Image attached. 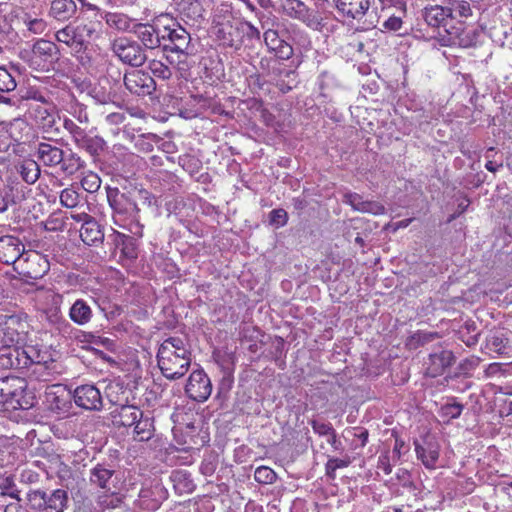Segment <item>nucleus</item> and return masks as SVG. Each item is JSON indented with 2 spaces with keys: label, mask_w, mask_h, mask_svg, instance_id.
<instances>
[{
  "label": "nucleus",
  "mask_w": 512,
  "mask_h": 512,
  "mask_svg": "<svg viewBox=\"0 0 512 512\" xmlns=\"http://www.w3.org/2000/svg\"><path fill=\"white\" fill-rule=\"evenodd\" d=\"M12 145L10 137L0 130V151L5 152Z\"/></svg>",
  "instance_id": "obj_63"
},
{
  "label": "nucleus",
  "mask_w": 512,
  "mask_h": 512,
  "mask_svg": "<svg viewBox=\"0 0 512 512\" xmlns=\"http://www.w3.org/2000/svg\"><path fill=\"white\" fill-rule=\"evenodd\" d=\"M463 410V405L460 403H450L442 406L441 415L448 420L458 418Z\"/></svg>",
  "instance_id": "obj_51"
},
{
  "label": "nucleus",
  "mask_w": 512,
  "mask_h": 512,
  "mask_svg": "<svg viewBox=\"0 0 512 512\" xmlns=\"http://www.w3.org/2000/svg\"><path fill=\"white\" fill-rule=\"evenodd\" d=\"M165 22L164 15L159 16L152 24L136 23L133 33L136 34L140 42L147 49H156L163 42V24Z\"/></svg>",
  "instance_id": "obj_10"
},
{
  "label": "nucleus",
  "mask_w": 512,
  "mask_h": 512,
  "mask_svg": "<svg viewBox=\"0 0 512 512\" xmlns=\"http://www.w3.org/2000/svg\"><path fill=\"white\" fill-rule=\"evenodd\" d=\"M448 8H452V18H454V13L456 16L467 18L472 14V9L470 4L464 0H452L449 2Z\"/></svg>",
  "instance_id": "obj_44"
},
{
  "label": "nucleus",
  "mask_w": 512,
  "mask_h": 512,
  "mask_svg": "<svg viewBox=\"0 0 512 512\" xmlns=\"http://www.w3.org/2000/svg\"><path fill=\"white\" fill-rule=\"evenodd\" d=\"M338 13L346 19H362L370 7L369 0H333Z\"/></svg>",
  "instance_id": "obj_17"
},
{
  "label": "nucleus",
  "mask_w": 512,
  "mask_h": 512,
  "mask_svg": "<svg viewBox=\"0 0 512 512\" xmlns=\"http://www.w3.org/2000/svg\"><path fill=\"white\" fill-rule=\"evenodd\" d=\"M100 16L109 28L118 32H133L136 25L133 18L121 12L102 11Z\"/></svg>",
  "instance_id": "obj_23"
},
{
  "label": "nucleus",
  "mask_w": 512,
  "mask_h": 512,
  "mask_svg": "<svg viewBox=\"0 0 512 512\" xmlns=\"http://www.w3.org/2000/svg\"><path fill=\"white\" fill-rule=\"evenodd\" d=\"M178 10L190 19H196L202 15V5L199 0H179Z\"/></svg>",
  "instance_id": "obj_37"
},
{
  "label": "nucleus",
  "mask_w": 512,
  "mask_h": 512,
  "mask_svg": "<svg viewBox=\"0 0 512 512\" xmlns=\"http://www.w3.org/2000/svg\"><path fill=\"white\" fill-rule=\"evenodd\" d=\"M11 201V196L6 187L0 188V212L7 210L8 205Z\"/></svg>",
  "instance_id": "obj_60"
},
{
  "label": "nucleus",
  "mask_w": 512,
  "mask_h": 512,
  "mask_svg": "<svg viewBox=\"0 0 512 512\" xmlns=\"http://www.w3.org/2000/svg\"><path fill=\"white\" fill-rule=\"evenodd\" d=\"M73 399L78 407L85 410L99 411L103 406L100 390L92 384L76 387Z\"/></svg>",
  "instance_id": "obj_15"
},
{
  "label": "nucleus",
  "mask_w": 512,
  "mask_h": 512,
  "mask_svg": "<svg viewBox=\"0 0 512 512\" xmlns=\"http://www.w3.org/2000/svg\"><path fill=\"white\" fill-rule=\"evenodd\" d=\"M9 495L12 498L17 499V502L9 503L6 505L4 512H27L26 509L19 503L20 498L18 496V491L10 492Z\"/></svg>",
  "instance_id": "obj_57"
},
{
  "label": "nucleus",
  "mask_w": 512,
  "mask_h": 512,
  "mask_svg": "<svg viewBox=\"0 0 512 512\" xmlns=\"http://www.w3.org/2000/svg\"><path fill=\"white\" fill-rule=\"evenodd\" d=\"M415 451L418 459L428 469H434L439 459L440 446L432 439H425L423 444L415 443Z\"/></svg>",
  "instance_id": "obj_20"
},
{
  "label": "nucleus",
  "mask_w": 512,
  "mask_h": 512,
  "mask_svg": "<svg viewBox=\"0 0 512 512\" xmlns=\"http://www.w3.org/2000/svg\"><path fill=\"white\" fill-rule=\"evenodd\" d=\"M133 426L138 441H148L153 436V423L149 417L141 416Z\"/></svg>",
  "instance_id": "obj_36"
},
{
  "label": "nucleus",
  "mask_w": 512,
  "mask_h": 512,
  "mask_svg": "<svg viewBox=\"0 0 512 512\" xmlns=\"http://www.w3.org/2000/svg\"><path fill=\"white\" fill-rule=\"evenodd\" d=\"M29 117L44 133H58L57 122L60 119L54 104H31L28 110Z\"/></svg>",
  "instance_id": "obj_9"
},
{
  "label": "nucleus",
  "mask_w": 512,
  "mask_h": 512,
  "mask_svg": "<svg viewBox=\"0 0 512 512\" xmlns=\"http://www.w3.org/2000/svg\"><path fill=\"white\" fill-rule=\"evenodd\" d=\"M254 479L261 484H272L276 480V473L267 466H260L254 472Z\"/></svg>",
  "instance_id": "obj_46"
},
{
  "label": "nucleus",
  "mask_w": 512,
  "mask_h": 512,
  "mask_svg": "<svg viewBox=\"0 0 512 512\" xmlns=\"http://www.w3.org/2000/svg\"><path fill=\"white\" fill-rule=\"evenodd\" d=\"M378 468L381 469L386 475L392 472V465L390 463V457L388 454L379 456Z\"/></svg>",
  "instance_id": "obj_59"
},
{
  "label": "nucleus",
  "mask_w": 512,
  "mask_h": 512,
  "mask_svg": "<svg viewBox=\"0 0 512 512\" xmlns=\"http://www.w3.org/2000/svg\"><path fill=\"white\" fill-rule=\"evenodd\" d=\"M60 202L64 207L74 208L78 205L79 194L72 188H66L60 194Z\"/></svg>",
  "instance_id": "obj_48"
},
{
  "label": "nucleus",
  "mask_w": 512,
  "mask_h": 512,
  "mask_svg": "<svg viewBox=\"0 0 512 512\" xmlns=\"http://www.w3.org/2000/svg\"><path fill=\"white\" fill-rule=\"evenodd\" d=\"M111 50L123 63L133 67H140L147 60L141 45L127 37L115 38L111 43Z\"/></svg>",
  "instance_id": "obj_5"
},
{
  "label": "nucleus",
  "mask_w": 512,
  "mask_h": 512,
  "mask_svg": "<svg viewBox=\"0 0 512 512\" xmlns=\"http://www.w3.org/2000/svg\"><path fill=\"white\" fill-rule=\"evenodd\" d=\"M269 218L271 224L283 227L287 224L288 214L284 209H274L270 212Z\"/></svg>",
  "instance_id": "obj_54"
},
{
  "label": "nucleus",
  "mask_w": 512,
  "mask_h": 512,
  "mask_svg": "<svg viewBox=\"0 0 512 512\" xmlns=\"http://www.w3.org/2000/svg\"><path fill=\"white\" fill-rule=\"evenodd\" d=\"M50 265L46 257L36 251L24 252L15 264L14 271L29 279H40L48 271Z\"/></svg>",
  "instance_id": "obj_7"
},
{
  "label": "nucleus",
  "mask_w": 512,
  "mask_h": 512,
  "mask_svg": "<svg viewBox=\"0 0 512 512\" xmlns=\"http://www.w3.org/2000/svg\"><path fill=\"white\" fill-rule=\"evenodd\" d=\"M399 6L397 8L398 14L391 13L388 15V18L383 22L382 26L384 29L389 31H399L402 28L403 21L402 18L406 14L405 5L403 3H398Z\"/></svg>",
  "instance_id": "obj_39"
},
{
  "label": "nucleus",
  "mask_w": 512,
  "mask_h": 512,
  "mask_svg": "<svg viewBox=\"0 0 512 512\" xmlns=\"http://www.w3.org/2000/svg\"><path fill=\"white\" fill-rule=\"evenodd\" d=\"M122 501L123 496L119 494V489L105 491L97 499V503L103 508H117Z\"/></svg>",
  "instance_id": "obj_40"
},
{
  "label": "nucleus",
  "mask_w": 512,
  "mask_h": 512,
  "mask_svg": "<svg viewBox=\"0 0 512 512\" xmlns=\"http://www.w3.org/2000/svg\"><path fill=\"white\" fill-rule=\"evenodd\" d=\"M22 22L26 29L34 35H41L47 29V22L43 18L32 17L30 14H25L22 17Z\"/></svg>",
  "instance_id": "obj_41"
},
{
  "label": "nucleus",
  "mask_w": 512,
  "mask_h": 512,
  "mask_svg": "<svg viewBox=\"0 0 512 512\" xmlns=\"http://www.w3.org/2000/svg\"><path fill=\"white\" fill-rule=\"evenodd\" d=\"M2 348L21 347L26 340L25 325L17 316H9L2 323Z\"/></svg>",
  "instance_id": "obj_14"
},
{
  "label": "nucleus",
  "mask_w": 512,
  "mask_h": 512,
  "mask_svg": "<svg viewBox=\"0 0 512 512\" xmlns=\"http://www.w3.org/2000/svg\"><path fill=\"white\" fill-rule=\"evenodd\" d=\"M194 55V48L190 50L174 51L166 57L168 63L179 73L180 77L186 78L192 66L191 56Z\"/></svg>",
  "instance_id": "obj_26"
},
{
  "label": "nucleus",
  "mask_w": 512,
  "mask_h": 512,
  "mask_svg": "<svg viewBox=\"0 0 512 512\" xmlns=\"http://www.w3.org/2000/svg\"><path fill=\"white\" fill-rule=\"evenodd\" d=\"M96 24L88 23H69L55 33V39L59 43L68 46L72 51L79 53L86 49L87 43L97 35Z\"/></svg>",
  "instance_id": "obj_3"
},
{
  "label": "nucleus",
  "mask_w": 512,
  "mask_h": 512,
  "mask_svg": "<svg viewBox=\"0 0 512 512\" xmlns=\"http://www.w3.org/2000/svg\"><path fill=\"white\" fill-rule=\"evenodd\" d=\"M69 113L77 119L80 123H88L89 117L86 111V107L79 103H73L70 105Z\"/></svg>",
  "instance_id": "obj_52"
},
{
  "label": "nucleus",
  "mask_w": 512,
  "mask_h": 512,
  "mask_svg": "<svg viewBox=\"0 0 512 512\" xmlns=\"http://www.w3.org/2000/svg\"><path fill=\"white\" fill-rule=\"evenodd\" d=\"M123 80L125 87L138 96L151 95L156 89L154 79L142 70L126 72Z\"/></svg>",
  "instance_id": "obj_13"
},
{
  "label": "nucleus",
  "mask_w": 512,
  "mask_h": 512,
  "mask_svg": "<svg viewBox=\"0 0 512 512\" xmlns=\"http://www.w3.org/2000/svg\"><path fill=\"white\" fill-rule=\"evenodd\" d=\"M32 52L34 55L43 57L47 60L57 57L59 50L54 42L45 39H38L33 45Z\"/></svg>",
  "instance_id": "obj_35"
},
{
  "label": "nucleus",
  "mask_w": 512,
  "mask_h": 512,
  "mask_svg": "<svg viewBox=\"0 0 512 512\" xmlns=\"http://www.w3.org/2000/svg\"><path fill=\"white\" fill-rule=\"evenodd\" d=\"M50 359L47 351L33 345L0 349V368L25 369L33 364H46Z\"/></svg>",
  "instance_id": "obj_2"
},
{
  "label": "nucleus",
  "mask_w": 512,
  "mask_h": 512,
  "mask_svg": "<svg viewBox=\"0 0 512 512\" xmlns=\"http://www.w3.org/2000/svg\"><path fill=\"white\" fill-rule=\"evenodd\" d=\"M16 88V81L9 73V71L0 66V91L1 92H10Z\"/></svg>",
  "instance_id": "obj_49"
},
{
  "label": "nucleus",
  "mask_w": 512,
  "mask_h": 512,
  "mask_svg": "<svg viewBox=\"0 0 512 512\" xmlns=\"http://www.w3.org/2000/svg\"><path fill=\"white\" fill-rule=\"evenodd\" d=\"M90 482L104 491L119 489L115 471L101 464L90 470Z\"/></svg>",
  "instance_id": "obj_18"
},
{
  "label": "nucleus",
  "mask_w": 512,
  "mask_h": 512,
  "mask_svg": "<svg viewBox=\"0 0 512 512\" xmlns=\"http://www.w3.org/2000/svg\"><path fill=\"white\" fill-rule=\"evenodd\" d=\"M81 186L85 191L94 193L99 190L101 179L97 174L89 172L82 178Z\"/></svg>",
  "instance_id": "obj_47"
},
{
  "label": "nucleus",
  "mask_w": 512,
  "mask_h": 512,
  "mask_svg": "<svg viewBox=\"0 0 512 512\" xmlns=\"http://www.w3.org/2000/svg\"><path fill=\"white\" fill-rule=\"evenodd\" d=\"M422 15L429 26L438 28L444 26L448 18H452V8L431 5L424 8Z\"/></svg>",
  "instance_id": "obj_25"
},
{
  "label": "nucleus",
  "mask_w": 512,
  "mask_h": 512,
  "mask_svg": "<svg viewBox=\"0 0 512 512\" xmlns=\"http://www.w3.org/2000/svg\"><path fill=\"white\" fill-rule=\"evenodd\" d=\"M86 136L87 134L82 128L78 129L76 132L71 134V137L77 147L80 146V144L83 142Z\"/></svg>",
  "instance_id": "obj_64"
},
{
  "label": "nucleus",
  "mask_w": 512,
  "mask_h": 512,
  "mask_svg": "<svg viewBox=\"0 0 512 512\" xmlns=\"http://www.w3.org/2000/svg\"><path fill=\"white\" fill-rule=\"evenodd\" d=\"M108 201L110 206L112 207L115 215V222H118V218L123 216L124 214L129 215L133 223L130 227V232L135 235L142 236L143 225H141L138 221L139 208L137 204L131 200H129L124 194H119L118 191L113 193H108Z\"/></svg>",
  "instance_id": "obj_8"
},
{
  "label": "nucleus",
  "mask_w": 512,
  "mask_h": 512,
  "mask_svg": "<svg viewBox=\"0 0 512 512\" xmlns=\"http://www.w3.org/2000/svg\"><path fill=\"white\" fill-rule=\"evenodd\" d=\"M148 69L150 70L154 77H157L162 80H169L173 75L170 66L156 59H152L148 62Z\"/></svg>",
  "instance_id": "obj_42"
},
{
  "label": "nucleus",
  "mask_w": 512,
  "mask_h": 512,
  "mask_svg": "<svg viewBox=\"0 0 512 512\" xmlns=\"http://www.w3.org/2000/svg\"><path fill=\"white\" fill-rule=\"evenodd\" d=\"M311 426H312L313 431L316 434H318L319 436H322V437H326V438L335 431L334 428L332 427L331 423H329V422H321V421H317V420H312Z\"/></svg>",
  "instance_id": "obj_53"
},
{
  "label": "nucleus",
  "mask_w": 512,
  "mask_h": 512,
  "mask_svg": "<svg viewBox=\"0 0 512 512\" xmlns=\"http://www.w3.org/2000/svg\"><path fill=\"white\" fill-rule=\"evenodd\" d=\"M141 416H143V412L136 406L121 405L113 417L120 425L130 427L133 426Z\"/></svg>",
  "instance_id": "obj_33"
},
{
  "label": "nucleus",
  "mask_w": 512,
  "mask_h": 512,
  "mask_svg": "<svg viewBox=\"0 0 512 512\" xmlns=\"http://www.w3.org/2000/svg\"><path fill=\"white\" fill-rule=\"evenodd\" d=\"M42 512H64L68 504V494L63 489H56L47 495Z\"/></svg>",
  "instance_id": "obj_32"
},
{
  "label": "nucleus",
  "mask_w": 512,
  "mask_h": 512,
  "mask_svg": "<svg viewBox=\"0 0 512 512\" xmlns=\"http://www.w3.org/2000/svg\"><path fill=\"white\" fill-rule=\"evenodd\" d=\"M192 353L186 341L179 336L166 338L159 346L157 364L168 380L182 378L189 370Z\"/></svg>",
  "instance_id": "obj_1"
},
{
  "label": "nucleus",
  "mask_w": 512,
  "mask_h": 512,
  "mask_svg": "<svg viewBox=\"0 0 512 512\" xmlns=\"http://www.w3.org/2000/svg\"><path fill=\"white\" fill-rule=\"evenodd\" d=\"M36 156L44 166L55 167L64 160V151L55 144L40 142L37 145Z\"/></svg>",
  "instance_id": "obj_19"
},
{
  "label": "nucleus",
  "mask_w": 512,
  "mask_h": 512,
  "mask_svg": "<svg viewBox=\"0 0 512 512\" xmlns=\"http://www.w3.org/2000/svg\"><path fill=\"white\" fill-rule=\"evenodd\" d=\"M429 374L433 377L441 375L444 370L454 362V355L451 351L442 350L430 355Z\"/></svg>",
  "instance_id": "obj_27"
},
{
  "label": "nucleus",
  "mask_w": 512,
  "mask_h": 512,
  "mask_svg": "<svg viewBox=\"0 0 512 512\" xmlns=\"http://www.w3.org/2000/svg\"><path fill=\"white\" fill-rule=\"evenodd\" d=\"M85 162L81 159V157L71 152L66 157L64 156V160L61 162V170L67 175H73L80 169L84 168Z\"/></svg>",
  "instance_id": "obj_38"
},
{
  "label": "nucleus",
  "mask_w": 512,
  "mask_h": 512,
  "mask_svg": "<svg viewBox=\"0 0 512 512\" xmlns=\"http://www.w3.org/2000/svg\"><path fill=\"white\" fill-rule=\"evenodd\" d=\"M16 170L27 184H34L41 174L39 164L33 159H23L16 165Z\"/></svg>",
  "instance_id": "obj_29"
},
{
  "label": "nucleus",
  "mask_w": 512,
  "mask_h": 512,
  "mask_svg": "<svg viewBox=\"0 0 512 512\" xmlns=\"http://www.w3.org/2000/svg\"><path fill=\"white\" fill-rule=\"evenodd\" d=\"M78 8L74 0H52L48 15L56 21L66 22L74 18Z\"/></svg>",
  "instance_id": "obj_22"
},
{
  "label": "nucleus",
  "mask_w": 512,
  "mask_h": 512,
  "mask_svg": "<svg viewBox=\"0 0 512 512\" xmlns=\"http://www.w3.org/2000/svg\"><path fill=\"white\" fill-rule=\"evenodd\" d=\"M105 146V141L99 136L87 135L78 148L84 149L90 155H98Z\"/></svg>",
  "instance_id": "obj_43"
},
{
  "label": "nucleus",
  "mask_w": 512,
  "mask_h": 512,
  "mask_svg": "<svg viewBox=\"0 0 512 512\" xmlns=\"http://www.w3.org/2000/svg\"><path fill=\"white\" fill-rule=\"evenodd\" d=\"M273 52L279 59L288 60L293 55V48L289 43L285 42Z\"/></svg>",
  "instance_id": "obj_56"
},
{
  "label": "nucleus",
  "mask_w": 512,
  "mask_h": 512,
  "mask_svg": "<svg viewBox=\"0 0 512 512\" xmlns=\"http://www.w3.org/2000/svg\"><path fill=\"white\" fill-rule=\"evenodd\" d=\"M165 22L163 24V41L168 40L170 45L164 44L165 51H183L194 48L191 44V36L178 22L168 15H164Z\"/></svg>",
  "instance_id": "obj_6"
},
{
  "label": "nucleus",
  "mask_w": 512,
  "mask_h": 512,
  "mask_svg": "<svg viewBox=\"0 0 512 512\" xmlns=\"http://www.w3.org/2000/svg\"><path fill=\"white\" fill-rule=\"evenodd\" d=\"M216 36L223 46L239 49L242 44V32L231 23H223L217 28Z\"/></svg>",
  "instance_id": "obj_24"
},
{
  "label": "nucleus",
  "mask_w": 512,
  "mask_h": 512,
  "mask_svg": "<svg viewBox=\"0 0 512 512\" xmlns=\"http://www.w3.org/2000/svg\"><path fill=\"white\" fill-rule=\"evenodd\" d=\"M47 402L52 410L67 412L69 408L70 393L64 388L57 387L46 393Z\"/></svg>",
  "instance_id": "obj_31"
},
{
  "label": "nucleus",
  "mask_w": 512,
  "mask_h": 512,
  "mask_svg": "<svg viewBox=\"0 0 512 512\" xmlns=\"http://www.w3.org/2000/svg\"><path fill=\"white\" fill-rule=\"evenodd\" d=\"M257 3L264 9H274L279 11L283 0H256Z\"/></svg>",
  "instance_id": "obj_61"
},
{
  "label": "nucleus",
  "mask_w": 512,
  "mask_h": 512,
  "mask_svg": "<svg viewBox=\"0 0 512 512\" xmlns=\"http://www.w3.org/2000/svg\"><path fill=\"white\" fill-rule=\"evenodd\" d=\"M508 342L507 338H503L502 336H493L491 339V344L494 347L496 351H501L506 347V344Z\"/></svg>",
  "instance_id": "obj_62"
},
{
  "label": "nucleus",
  "mask_w": 512,
  "mask_h": 512,
  "mask_svg": "<svg viewBox=\"0 0 512 512\" xmlns=\"http://www.w3.org/2000/svg\"><path fill=\"white\" fill-rule=\"evenodd\" d=\"M460 28H456L455 32H448L449 34V38H448V44L449 45H460V46H467L468 45V42L465 41V39H463L461 37V33H460Z\"/></svg>",
  "instance_id": "obj_58"
},
{
  "label": "nucleus",
  "mask_w": 512,
  "mask_h": 512,
  "mask_svg": "<svg viewBox=\"0 0 512 512\" xmlns=\"http://www.w3.org/2000/svg\"><path fill=\"white\" fill-rule=\"evenodd\" d=\"M186 394L197 402L206 401L212 392V384L210 378L203 369L194 370L185 386Z\"/></svg>",
  "instance_id": "obj_11"
},
{
  "label": "nucleus",
  "mask_w": 512,
  "mask_h": 512,
  "mask_svg": "<svg viewBox=\"0 0 512 512\" xmlns=\"http://www.w3.org/2000/svg\"><path fill=\"white\" fill-rule=\"evenodd\" d=\"M47 495L48 494L42 490H32L27 494V501L32 509L42 511L46 503Z\"/></svg>",
  "instance_id": "obj_45"
},
{
  "label": "nucleus",
  "mask_w": 512,
  "mask_h": 512,
  "mask_svg": "<svg viewBox=\"0 0 512 512\" xmlns=\"http://www.w3.org/2000/svg\"><path fill=\"white\" fill-rule=\"evenodd\" d=\"M27 129L28 125L22 119H14L10 123H0V130L10 137L12 144L21 142L23 140L22 132Z\"/></svg>",
  "instance_id": "obj_34"
},
{
  "label": "nucleus",
  "mask_w": 512,
  "mask_h": 512,
  "mask_svg": "<svg viewBox=\"0 0 512 512\" xmlns=\"http://www.w3.org/2000/svg\"><path fill=\"white\" fill-rule=\"evenodd\" d=\"M26 389V382L19 377H5L0 379V403H9L13 407L23 408L22 398Z\"/></svg>",
  "instance_id": "obj_12"
},
{
  "label": "nucleus",
  "mask_w": 512,
  "mask_h": 512,
  "mask_svg": "<svg viewBox=\"0 0 512 512\" xmlns=\"http://www.w3.org/2000/svg\"><path fill=\"white\" fill-rule=\"evenodd\" d=\"M25 252V246L21 240L12 235L0 237V261L4 264L13 265L20 260Z\"/></svg>",
  "instance_id": "obj_16"
},
{
  "label": "nucleus",
  "mask_w": 512,
  "mask_h": 512,
  "mask_svg": "<svg viewBox=\"0 0 512 512\" xmlns=\"http://www.w3.org/2000/svg\"><path fill=\"white\" fill-rule=\"evenodd\" d=\"M93 317V311L83 299H77L69 309V318L79 326L88 324Z\"/></svg>",
  "instance_id": "obj_28"
},
{
  "label": "nucleus",
  "mask_w": 512,
  "mask_h": 512,
  "mask_svg": "<svg viewBox=\"0 0 512 512\" xmlns=\"http://www.w3.org/2000/svg\"><path fill=\"white\" fill-rule=\"evenodd\" d=\"M344 202L349 204L353 210L373 215H383L385 207L377 201L364 200L357 193H347L344 195Z\"/></svg>",
  "instance_id": "obj_21"
},
{
  "label": "nucleus",
  "mask_w": 512,
  "mask_h": 512,
  "mask_svg": "<svg viewBox=\"0 0 512 512\" xmlns=\"http://www.w3.org/2000/svg\"><path fill=\"white\" fill-rule=\"evenodd\" d=\"M264 41L270 51L276 50L286 42L280 38L278 32L274 29H268L264 32Z\"/></svg>",
  "instance_id": "obj_50"
},
{
  "label": "nucleus",
  "mask_w": 512,
  "mask_h": 512,
  "mask_svg": "<svg viewBox=\"0 0 512 512\" xmlns=\"http://www.w3.org/2000/svg\"><path fill=\"white\" fill-rule=\"evenodd\" d=\"M80 237L85 244L95 245L96 243L102 242L104 234L97 221L91 219L82 224Z\"/></svg>",
  "instance_id": "obj_30"
},
{
  "label": "nucleus",
  "mask_w": 512,
  "mask_h": 512,
  "mask_svg": "<svg viewBox=\"0 0 512 512\" xmlns=\"http://www.w3.org/2000/svg\"><path fill=\"white\" fill-rule=\"evenodd\" d=\"M278 12L302 22L313 30H320L322 28L320 13L308 7L302 0H283Z\"/></svg>",
  "instance_id": "obj_4"
},
{
  "label": "nucleus",
  "mask_w": 512,
  "mask_h": 512,
  "mask_svg": "<svg viewBox=\"0 0 512 512\" xmlns=\"http://www.w3.org/2000/svg\"><path fill=\"white\" fill-rule=\"evenodd\" d=\"M350 459H340V458H332V459H329L327 464H326V469L328 471V473L330 471H335L337 469H340V468H345L347 466H349L350 464Z\"/></svg>",
  "instance_id": "obj_55"
}]
</instances>
